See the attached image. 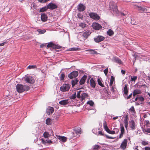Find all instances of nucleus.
Segmentation results:
<instances>
[{
    "label": "nucleus",
    "instance_id": "obj_41",
    "mask_svg": "<svg viewBox=\"0 0 150 150\" xmlns=\"http://www.w3.org/2000/svg\"><path fill=\"white\" fill-rule=\"evenodd\" d=\"M100 147L98 145H96L94 146L93 150H98L99 149Z\"/></svg>",
    "mask_w": 150,
    "mask_h": 150
},
{
    "label": "nucleus",
    "instance_id": "obj_53",
    "mask_svg": "<svg viewBox=\"0 0 150 150\" xmlns=\"http://www.w3.org/2000/svg\"><path fill=\"white\" fill-rule=\"evenodd\" d=\"M104 127V128L105 129V130L107 132L108 130L109 129L108 128V127L107 126H104L103 127Z\"/></svg>",
    "mask_w": 150,
    "mask_h": 150
},
{
    "label": "nucleus",
    "instance_id": "obj_9",
    "mask_svg": "<svg viewBox=\"0 0 150 150\" xmlns=\"http://www.w3.org/2000/svg\"><path fill=\"white\" fill-rule=\"evenodd\" d=\"M105 38V37L103 36L98 35L94 38V40L96 42H99L103 41Z\"/></svg>",
    "mask_w": 150,
    "mask_h": 150
},
{
    "label": "nucleus",
    "instance_id": "obj_37",
    "mask_svg": "<svg viewBox=\"0 0 150 150\" xmlns=\"http://www.w3.org/2000/svg\"><path fill=\"white\" fill-rule=\"evenodd\" d=\"M38 31L39 32V33L40 34L44 33L46 31L45 30H41L40 29H38Z\"/></svg>",
    "mask_w": 150,
    "mask_h": 150
},
{
    "label": "nucleus",
    "instance_id": "obj_59",
    "mask_svg": "<svg viewBox=\"0 0 150 150\" xmlns=\"http://www.w3.org/2000/svg\"><path fill=\"white\" fill-rule=\"evenodd\" d=\"M132 93H131L129 96H128L127 97H126V99H129L132 96Z\"/></svg>",
    "mask_w": 150,
    "mask_h": 150
},
{
    "label": "nucleus",
    "instance_id": "obj_38",
    "mask_svg": "<svg viewBox=\"0 0 150 150\" xmlns=\"http://www.w3.org/2000/svg\"><path fill=\"white\" fill-rule=\"evenodd\" d=\"M114 79L112 76H111V79L110 82V86H111L112 85L114 81Z\"/></svg>",
    "mask_w": 150,
    "mask_h": 150
},
{
    "label": "nucleus",
    "instance_id": "obj_13",
    "mask_svg": "<svg viewBox=\"0 0 150 150\" xmlns=\"http://www.w3.org/2000/svg\"><path fill=\"white\" fill-rule=\"evenodd\" d=\"M54 111L53 108L50 106H48L46 110V113L48 115L52 114Z\"/></svg>",
    "mask_w": 150,
    "mask_h": 150
},
{
    "label": "nucleus",
    "instance_id": "obj_20",
    "mask_svg": "<svg viewBox=\"0 0 150 150\" xmlns=\"http://www.w3.org/2000/svg\"><path fill=\"white\" fill-rule=\"evenodd\" d=\"M130 127L131 128L132 130H134L135 129L136 127L135 123L133 120H132L130 121Z\"/></svg>",
    "mask_w": 150,
    "mask_h": 150
},
{
    "label": "nucleus",
    "instance_id": "obj_40",
    "mask_svg": "<svg viewBox=\"0 0 150 150\" xmlns=\"http://www.w3.org/2000/svg\"><path fill=\"white\" fill-rule=\"evenodd\" d=\"M87 103L90 106H93L94 104V102L92 100H90L89 101H88L87 102Z\"/></svg>",
    "mask_w": 150,
    "mask_h": 150
},
{
    "label": "nucleus",
    "instance_id": "obj_34",
    "mask_svg": "<svg viewBox=\"0 0 150 150\" xmlns=\"http://www.w3.org/2000/svg\"><path fill=\"white\" fill-rule=\"evenodd\" d=\"M36 68V66L35 65H29L27 67V69H35Z\"/></svg>",
    "mask_w": 150,
    "mask_h": 150
},
{
    "label": "nucleus",
    "instance_id": "obj_29",
    "mask_svg": "<svg viewBox=\"0 0 150 150\" xmlns=\"http://www.w3.org/2000/svg\"><path fill=\"white\" fill-rule=\"evenodd\" d=\"M74 130L77 134H79L81 133L80 128L79 127L75 128L74 129Z\"/></svg>",
    "mask_w": 150,
    "mask_h": 150
},
{
    "label": "nucleus",
    "instance_id": "obj_61",
    "mask_svg": "<svg viewBox=\"0 0 150 150\" xmlns=\"http://www.w3.org/2000/svg\"><path fill=\"white\" fill-rule=\"evenodd\" d=\"M6 43V42H4L3 43H0V46H2L4 45Z\"/></svg>",
    "mask_w": 150,
    "mask_h": 150
},
{
    "label": "nucleus",
    "instance_id": "obj_15",
    "mask_svg": "<svg viewBox=\"0 0 150 150\" xmlns=\"http://www.w3.org/2000/svg\"><path fill=\"white\" fill-rule=\"evenodd\" d=\"M121 132L119 136V138H121L123 137V135L125 132V129L123 127V125L121 124H120Z\"/></svg>",
    "mask_w": 150,
    "mask_h": 150
},
{
    "label": "nucleus",
    "instance_id": "obj_28",
    "mask_svg": "<svg viewBox=\"0 0 150 150\" xmlns=\"http://www.w3.org/2000/svg\"><path fill=\"white\" fill-rule=\"evenodd\" d=\"M141 92V91L138 89L135 90L133 91V95L135 96L137 94H140Z\"/></svg>",
    "mask_w": 150,
    "mask_h": 150
},
{
    "label": "nucleus",
    "instance_id": "obj_48",
    "mask_svg": "<svg viewBox=\"0 0 150 150\" xmlns=\"http://www.w3.org/2000/svg\"><path fill=\"white\" fill-rule=\"evenodd\" d=\"M113 130L115 132V134L118 133L119 131V129L116 128H114L113 129Z\"/></svg>",
    "mask_w": 150,
    "mask_h": 150
},
{
    "label": "nucleus",
    "instance_id": "obj_60",
    "mask_svg": "<svg viewBox=\"0 0 150 150\" xmlns=\"http://www.w3.org/2000/svg\"><path fill=\"white\" fill-rule=\"evenodd\" d=\"M46 44H41L40 46V47L41 48L43 47H44L45 46H46Z\"/></svg>",
    "mask_w": 150,
    "mask_h": 150
},
{
    "label": "nucleus",
    "instance_id": "obj_49",
    "mask_svg": "<svg viewBox=\"0 0 150 150\" xmlns=\"http://www.w3.org/2000/svg\"><path fill=\"white\" fill-rule=\"evenodd\" d=\"M138 99L140 101H143L144 100V98L142 96L138 98Z\"/></svg>",
    "mask_w": 150,
    "mask_h": 150
},
{
    "label": "nucleus",
    "instance_id": "obj_44",
    "mask_svg": "<svg viewBox=\"0 0 150 150\" xmlns=\"http://www.w3.org/2000/svg\"><path fill=\"white\" fill-rule=\"evenodd\" d=\"M137 76H134L132 77H131V81H135L137 80Z\"/></svg>",
    "mask_w": 150,
    "mask_h": 150
},
{
    "label": "nucleus",
    "instance_id": "obj_64",
    "mask_svg": "<svg viewBox=\"0 0 150 150\" xmlns=\"http://www.w3.org/2000/svg\"><path fill=\"white\" fill-rule=\"evenodd\" d=\"M107 123H106V122L105 121H104L103 122V127L105 126H107Z\"/></svg>",
    "mask_w": 150,
    "mask_h": 150
},
{
    "label": "nucleus",
    "instance_id": "obj_27",
    "mask_svg": "<svg viewBox=\"0 0 150 150\" xmlns=\"http://www.w3.org/2000/svg\"><path fill=\"white\" fill-rule=\"evenodd\" d=\"M86 51L89 52L90 54H97V52L94 50L92 49L87 50H86Z\"/></svg>",
    "mask_w": 150,
    "mask_h": 150
},
{
    "label": "nucleus",
    "instance_id": "obj_35",
    "mask_svg": "<svg viewBox=\"0 0 150 150\" xmlns=\"http://www.w3.org/2000/svg\"><path fill=\"white\" fill-rule=\"evenodd\" d=\"M44 137L45 138H47L50 136V135L49 133L47 132H45L43 134Z\"/></svg>",
    "mask_w": 150,
    "mask_h": 150
},
{
    "label": "nucleus",
    "instance_id": "obj_57",
    "mask_svg": "<svg viewBox=\"0 0 150 150\" xmlns=\"http://www.w3.org/2000/svg\"><path fill=\"white\" fill-rule=\"evenodd\" d=\"M106 137L107 138L110 139H114V137H110L107 135H106Z\"/></svg>",
    "mask_w": 150,
    "mask_h": 150
},
{
    "label": "nucleus",
    "instance_id": "obj_2",
    "mask_svg": "<svg viewBox=\"0 0 150 150\" xmlns=\"http://www.w3.org/2000/svg\"><path fill=\"white\" fill-rule=\"evenodd\" d=\"M109 8L112 11L114 14H116L118 12L117 6L115 3L113 1L110 2L109 4Z\"/></svg>",
    "mask_w": 150,
    "mask_h": 150
},
{
    "label": "nucleus",
    "instance_id": "obj_39",
    "mask_svg": "<svg viewBox=\"0 0 150 150\" xmlns=\"http://www.w3.org/2000/svg\"><path fill=\"white\" fill-rule=\"evenodd\" d=\"M79 26L82 28H84L86 26V24L83 23H81L79 24Z\"/></svg>",
    "mask_w": 150,
    "mask_h": 150
},
{
    "label": "nucleus",
    "instance_id": "obj_56",
    "mask_svg": "<svg viewBox=\"0 0 150 150\" xmlns=\"http://www.w3.org/2000/svg\"><path fill=\"white\" fill-rule=\"evenodd\" d=\"M108 68H107L104 70V72L105 75H106L108 74Z\"/></svg>",
    "mask_w": 150,
    "mask_h": 150
},
{
    "label": "nucleus",
    "instance_id": "obj_25",
    "mask_svg": "<svg viewBox=\"0 0 150 150\" xmlns=\"http://www.w3.org/2000/svg\"><path fill=\"white\" fill-rule=\"evenodd\" d=\"M123 91L124 92L123 94L124 95V96L125 98H126L125 96H126L127 95L128 93V90L127 89V85H126L124 87Z\"/></svg>",
    "mask_w": 150,
    "mask_h": 150
},
{
    "label": "nucleus",
    "instance_id": "obj_12",
    "mask_svg": "<svg viewBox=\"0 0 150 150\" xmlns=\"http://www.w3.org/2000/svg\"><path fill=\"white\" fill-rule=\"evenodd\" d=\"M86 9L85 6L83 4H80L78 6V10L79 11H83Z\"/></svg>",
    "mask_w": 150,
    "mask_h": 150
},
{
    "label": "nucleus",
    "instance_id": "obj_32",
    "mask_svg": "<svg viewBox=\"0 0 150 150\" xmlns=\"http://www.w3.org/2000/svg\"><path fill=\"white\" fill-rule=\"evenodd\" d=\"M78 81H79L77 79L72 80L71 83L72 86L74 87V86H75V84L78 82Z\"/></svg>",
    "mask_w": 150,
    "mask_h": 150
},
{
    "label": "nucleus",
    "instance_id": "obj_30",
    "mask_svg": "<svg viewBox=\"0 0 150 150\" xmlns=\"http://www.w3.org/2000/svg\"><path fill=\"white\" fill-rule=\"evenodd\" d=\"M114 33L113 31L110 29L107 31V34L109 36H112L113 35Z\"/></svg>",
    "mask_w": 150,
    "mask_h": 150
},
{
    "label": "nucleus",
    "instance_id": "obj_55",
    "mask_svg": "<svg viewBox=\"0 0 150 150\" xmlns=\"http://www.w3.org/2000/svg\"><path fill=\"white\" fill-rule=\"evenodd\" d=\"M41 3H45L49 0H38Z\"/></svg>",
    "mask_w": 150,
    "mask_h": 150
},
{
    "label": "nucleus",
    "instance_id": "obj_19",
    "mask_svg": "<svg viewBox=\"0 0 150 150\" xmlns=\"http://www.w3.org/2000/svg\"><path fill=\"white\" fill-rule=\"evenodd\" d=\"M41 18L42 21L45 22L47 20V17L45 14L43 13L41 15Z\"/></svg>",
    "mask_w": 150,
    "mask_h": 150
},
{
    "label": "nucleus",
    "instance_id": "obj_50",
    "mask_svg": "<svg viewBox=\"0 0 150 150\" xmlns=\"http://www.w3.org/2000/svg\"><path fill=\"white\" fill-rule=\"evenodd\" d=\"M142 143L143 145H144V146L147 145L148 144V143L147 142H146L145 141H143L142 142Z\"/></svg>",
    "mask_w": 150,
    "mask_h": 150
},
{
    "label": "nucleus",
    "instance_id": "obj_31",
    "mask_svg": "<svg viewBox=\"0 0 150 150\" xmlns=\"http://www.w3.org/2000/svg\"><path fill=\"white\" fill-rule=\"evenodd\" d=\"M46 123L47 125H50L52 123L51 120L49 118L47 119L46 120Z\"/></svg>",
    "mask_w": 150,
    "mask_h": 150
},
{
    "label": "nucleus",
    "instance_id": "obj_63",
    "mask_svg": "<svg viewBox=\"0 0 150 150\" xmlns=\"http://www.w3.org/2000/svg\"><path fill=\"white\" fill-rule=\"evenodd\" d=\"M41 140L43 144H46V142L43 139H42Z\"/></svg>",
    "mask_w": 150,
    "mask_h": 150
},
{
    "label": "nucleus",
    "instance_id": "obj_36",
    "mask_svg": "<svg viewBox=\"0 0 150 150\" xmlns=\"http://www.w3.org/2000/svg\"><path fill=\"white\" fill-rule=\"evenodd\" d=\"M79 48L76 47H72L70 48L67 51H75L78 50Z\"/></svg>",
    "mask_w": 150,
    "mask_h": 150
},
{
    "label": "nucleus",
    "instance_id": "obj_5",
    "mask_svg": "<svg viewBox=\"0 0 150 150\" xmlns=\"http://www.w3.org/2000/svg\"><path fill=\"white\" fill-rule=\"evenodd\" d=\"M70 85L68 84H63L60 88V90L62 92H65L67 91L70 88Z\"/></svg>",
    "mask_w": 150,
    "mask_h": 150
},
{
    "label": "nucleus",
    "instance_id": "obj_14",
    "mask_svg": "<svg viewBox=\"0 0 150 150\" xmlns=\"http://www.w3.org/2000/svg\"><path fill=\"white\" fill-rule=\"evenodd\" d=\"M127 144V139H125L124 140L121 144L120 147L124 150L125 149L126 147Z\"/></svg>",
    "mask_w": 150,
    "mask_h": 150
},
{
    "label": "nucleus",
    "instance_id": "obj_54",
    "mask_svg": "<svg viewBox=\"0 0 150 150\" xmlns=\"http://www.w3.org/2000/svg\"><path fill=\"white\" fill-rule=\"evenodd\" d=\"M129 110L133 112H134L135 111V110L133 106H132L129 109Z\"/></svg>",
    "mask_w": 150,
    "mask_h": 150
},
{
    "label": "nucleus",
    "instance_id": "obj_46",
    "mask_svg": "<svg viewBox=\"0 0 150 150\" xmlns=\"http://www.w3.org/2000/svg\"><path fill=\"white\" fill-rule=\"evenodd\" d=\"M109 134H115V132L114 131V130L112 131H110V129H109L108 131L107 132Z\"/></svg>",
    "mask_w": 150,
    "mask_h": 150
},
{
    "label": "nucleus",
    "instance_id": "obj_18",
    "mask_svg": "<svg viewBox=\"0 0 150 150\" xmlns=\"http://www.w3.org/2000/svg\"><path fill=\"white\" fill-rule=\"evenodd\" d=\"M57 138L60 141L63 142H66L67 139L66 137L61 136H58Z\"/></svg>",
    "mask_w": 150,
    "mask_h": 150
},
{
    "label": "nucleus",
    "instance_id": "obj_43",
    "mask_svg": "<svg viewBox=\"0 0 150 150\" xmlns=\"http://www.w3.org/2000/svg\"><path fill=\"white\" fill-rule=\"evenodd\" d=\"M65 76L64 74L62 73L61 74V76L60 77V80H64V78Z\"/></svg>",
    "mask_w": 150,
    "mask_h": 150
},
{
    "label": "nucleus",
    "instance_id": "obj_8",
    "mask_svg": "<svg viewBox=\"0 0 150 150\" xmlns=\"http://www.w3.org/2000/svg\"><path fill=\"white\" fill-rule=\"evenodd\" d=\"M25 81L30 83H33L35 82V80L31 76H28L25 78Z\"/></svg>",
    "mask_w": 150,
    "mask_h": 150
},
{
    "label": "nucleus",
    "instance_id": "obj_47",
    "mask_svg": "<svg viewBox=\"0 0 150 150\" xmlns=\"http://www.w3.org/2000/svg\"><path fill=\"white\" fill-rule=\"evenodd\" d=\"M73 134H74V133H72V132H70L69 134V136H70V137H69L68 138L69 139H72V137H74V136L73 135Z\"/></svg>",
    "mask_w": 150,
    "mask_h": 150
},
{
    "label": "nucleus",
    "instance_id": "obj_7",
    "mask_svg": "<svg viewBox=\"0 0 150 150\" xmlns=\"http://www.w3.org/2000/svg\"><path fill=\"white\" fill-rule=\"evenodd\" d=\"M92 26L93 28L95 30H99L102 28V26L99 23H93Z\"/></svg>",
    "mask_w": 150,
    "mask_h": 150
},
{
    "label": "nucleus",
    "instance_id": "obj_10",
    "mask_svg": "<svg viewBox=\"0 0 150 150\" xmlns=\"http://www.w3.org/2000/svg\"><path fill=\"white\" fill-rule=\"evenodd\" d=\"M47 6L48 8L51 10L55 9L57 7L55 4L52 3H49Z\"/></svg>",
    "mask_w": 150,
    "mask_h": 150
},
{
    "label": "nucleus",
    "instance_id": "obj_42",
    "mask_svg": "<svg viewBox=\"0 0 150 150\" xmlns=\"http://www.w3.org/2000/svg\"><path fill=\"white\" fill-rule=\"evenodd\" d=\"M76 93L75 92L74 94L72 95L70 97V98L73 99H74L76 98Z\"/></svg>",
    "mask_w": 150,
    "mask_h": 150
},
{
    "label": "nucleus",
    "instance_id": "obj_3",
    "mask_svg": "<svg viewBox=\"0 0 150 150\" xmlns=\"http://www.w3.org/2000/svg\"><path fill=\"white\" fill-rule=\"evenodd\" d=\"M77 97L79 98H81L82 101L84 100L86 98H87L88 95L86 93H83L81 91H79L77 93Z\"/></svg>",
    "mask_w": 150,
    "mask_h": 150
},
{
    "label": "nucleus",
    "instance_id": "obj_51",
    "mask_svg": "<svg viewBox=\"0 0 150 150\" xmlns=\"http://www.w3.org/2000/svg\"><path fill=\"white\" fill-rule=\"evenodd\" d=\"M115 87L113 86H111V91H112V93H114L115 91Z\"/></svg>",
    "mask_w": 150,
    "mask_h": 150
},
{
    "label": "nucleus",
    "instance_id": "obj_52",
    "mask_svg": "<svg viewBox=\"0 0 150 150\" xmlns=\"http://www.w3.org/2000/svg\"><path fill=\"white\" fill-rule=\"evenodd\" d=\"M128 122H127V121H125V128L126 129H127V128L128 127Z\"/></svg>",
    "mask_w": 150,
    "mask_h": 150
},
{
    "label": "nucleus",
    "instance_id": "obj_45",
    "mask_svg": "<svg viewBox=\"0 0 150 150\" xmlns=\"http://www.w3.org/2000/svg\"><path fill=\"white\" fill-rule=\"evenodd\" d=\"M78 17L80 19H82L83 18V16L80 13H79L77 15Z\"/></svg>",
    "mask_w": 150,
    "mask_h": 150
},
{
    "label": "nucleus",
    "instance_id": "obj_11",
    "mask_svg": "<svg viewBox=\"0 0 150 150\" xmlns=\"http://www.w3.org/2000/svg\"><path fill=\"white\" fill-rule=\"evenodd\" d=\"M47 47H52L55 49H58L60 48L59 46L54 45L52 42H50L47 45Z\"/></svg>",
    "mask_w": 150,
    "mask_h": 150
},
{
    "label": "nucleus",
    "instance_id": "obj_4",
    "mask_svg": "<svg viewBox=\"0 0 150 150\" xmlns=\"http://www.w3.org/2000/svg\"><path fill=\"white\" fill-rule=\"evenodd\" d=\"M88 15L90 18L95 21H98L100 19V17L97 14L94 12L89 13Z\"/></svg>",
    "mask_w": 150,
    "mask_h": 150
},
{
    "label": "nucleus",
    "instance_id": "obj_23",
    "mask_svg": "<svg viewBox=\"0 0 150 150\" xmlns=\"http://www.w3.org/2000/svg\"><path fill=\"white\" fill-rule=\"evenodd\" d=\"M137 9L140 11V12H146V11L147 10L146 8L144 7H142L140 6H137Z\"/></svg>",
    "mask_w": 150,
    "mask_h": 150
},
{
    "label": "nucleus",
    "instance_id": "obj_22",
    "mask_svg": "<svg viewBox=\"0 0 150 150\" xmlns=\"http://www.w3.org/2000/svg\"><path fill=\"white\" fill-rule=\"evenodd\" d=\"M69 103L68 100V99L64 100L59 101V103L60 104L62 105H65Z\"/></svg>",
    "mask_w": 150,
    "mask_h": 150
},
{
    "label": "nucleus",
    "instance_id": "obj_21",
    "mask_svg": "<svg viewBox=\"0 0 150 150\" xmlns=\"http://www.w3.org/2000/svg\"><path fill=\"white\" fill-rule=\"evenodd\" d=\"M97 82L98 84L102 87H104V86L102 83L103 81L101 78L98 77L97 79Z\"/></svg>",
    "mask_w": 150,
    "mask_h": 150
},
{
    "label": "nucleus",
    "instance_id": "obj_58",
    "mask_svg": "<svg viewBox=\"0 0 150 150\" xmlns=\"http://www.w3.org/2000/svg\"><path fill=\"white\" fill-rule=\"evenodd\" d=\"M98 134L100 135H103V134L102 132V131H99L98 132Z\"/></svg>",
    "mask_w": 150,
    "mask_h": 150
},
{
    "label": "nucleus",
    "instance_id": "obj_6",
    "mask_svg": "<svg viewBox=\"0 0 150 150\" xmlns=\"http://www.w3.org/2000/svg\"><path fill=\"white\" fill-rule=\"evenodd\" d=\"M78 72L77 71H74L69 74L68 75V77L71 79L76 77L78 75Z\"/></svg>",
    "mask_w": 150,
    "mask_h": 150
},
{
    "label": "nucleus",
    "instance_id": "obj_16",
    "mask_svg": "<svg viewBox=\"0 0 150 150\" xmlns=\"http://www.w3.org/2000/svg\"><path fill=\"white\" fill-rule=\"evenodd\" d=\"M90 85L91 87L94 88L96 87V83L94 80L92 78H91L90 80Z\"/></svg>",
    "mask_w": 150,
    "mask_h": 150
},
{
    "label": "nucleus",
    "instance_id": "obj_24",
    "mask_svg": "<svg viewBox=\"0 0 150 150\" xmlns=\"http://www.w3.org/2000/svg\"><path fill=\"white\" fill-rule=\"evenodd\" d=\"M90 33L88 31H86L84 33H83L82 36L84 38V39H86L88 36L90 35Z\"/></svg>",
    "mask_w": 150,
    "mask_h": 150
},
{
    "label": "nucleus",
    "instance_id": "obj_1",
    "mask_svg": "<svg viewBox=\"0 0 150 150\" xmlns=\"http://www.w3.org/2000/svg\"><path fill=\"white\" fill-rule=\"evenodd\" d=\"M16 88L18 92L21 93L24 91L28 90L29 89V87L28 86L25 85H23L19 84L16 86Z\"/></svg>",
    "mask_w": 150,
    "mask_h": 150
},
{
    "label": "nucleus",
    "instance_id": "obj_62",
    "mask_svg": "<svg viewBox=\"0 0 150 150\" xmlns=\"http://www.w3.org/2000/svg\"><path fill=\"white\" fill-rule=\"evenodd\" d=\"M145 150H150V147H146L145 148Z\"/></svg>",
    "mask_w": 150,
    "mask_h": 150
},
{
    "label": "nucleus",
    "instance_id": "obj_17",
    "mask_svg": "<svg viewBox=\"0 0 150 150\" xmlns=\"http://www.w3.org/2000/svg\"><path fill=\"white\" fill-rule=\"evenodd\" d=\"M87 79L86 75H84L81 79L79 83L81 85L83 84L85 82V81Z\"/></svg>",
    "mask_w": 150,
    "mask_h": 150
},
{
    "label": "nucleus",
    "instance_id": "obj_26",
    "mask_svg": "<svg viewBox=\"0 0 150 150\" xmlns=\"http://www.w3.org/2000/svg\"><path fill=\"white\" fill-rule=\"evenodd\" d=\"M114 60L115 62L119 64H122V62L121 60L117 57H114Z\"/></svg>",
    "mask_w": 150,
    "mask_h": 150
},
{
    "label": "nucleus",
    "instance_id": "obj_33",
    "mask_svg": "<svg viewBox=\"0 0 150 150\" xmlns=\"http://www.w3.org/2000/svg\"><path fill=\"white\" fill-rule=\"evenodd\" d=\"M48 9V8L47 6H45L40 8V12H43L46 11Z\"/></svg>",
    "mask_w": 150,
    "mask_h": 150
}]
</instances>
